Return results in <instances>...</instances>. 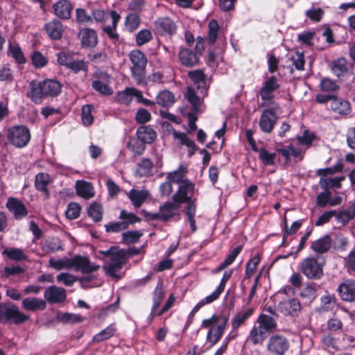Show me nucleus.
Here are the masks:
<instances>
[{"label": "nucleus", "mask_w": 355, "mask_h": 355, "mask_svg": "<svg viewBox=\"0 0 355 355\" xmlns=\"http://www.w3.org/2000/svg\"><path fill=\"white\" fill-rule=\"evenodd\" d=\"M119 218L125 223V228L127 229L130 225H133L138 223L141 219L137 217L135 214L128 213L125 210H122L120 213Z\"/></svg>", "instance_id": "5fc2aeb1"}, {"label": "nucleus", "mask_w": 355, "mask_h": 355, "mask_svg": "<svg viewBox=\"0 0 355 355\" xmlns=\"http://www.w3.org/2000/svg\"><path fill=\"white\" fill-rule=\"evenodd\" d=\"M3 254L6 255L10 259L18 261L28 259V257L24 253L23 250L17 248L5 249L3 251Z\"/></svg>", "instance_id": "c03bdc74"}, {"label": "nucleus", "mask_w": 355, "mask_h": 355, "mask_svg": "<svg viewBox=\"0 0 355 355\" xmlns=\"http://www.w3.org/2000/svg\"><path fill=\"white\" fill-rule=\"evenodd\" d=\"M332 241L329 235H325L311 243V249L317 254L328 252L331 248Z\"/></svg>", "instance_id": "b1692460"}, {"label": "nucleus", "mask_w": 355, "mask_h": 355, "mask_svg": "<svg viewBox=\"0 0 355 355\" xmlns=\"http://www.w3.org/2000/svg\"><path fill=\"white\" fill-rule=\"evenodd\" d=\"M343 180V177L321 178L320 180V185L324 190H327L333 187L340 188L341 182Z\"/></svg>", "instance_id": "37998d69"}, {"label": "nucleus", "mask_w": 355, "mask_h": 355, "mask_svg": "<svg viewBox=\"0 0 355 355\" xmlns=\"http://www.w3.org/2000/svg\"><path fill=\"white\" fill-rule=\"evenodd\" d=\"M80 209L78 203H69L65 211L66 217L70 220L77 218L80 216Z\"/></svg>", "instance_id": "bf43d9fd"}, {"label": "nucleus", "mask_w": 355, "mask_h": 355, "mask_svg": "<svg viewBox=\"0 0 355 355\" xmlns=\"http://www.w3.org/2000/svg\"><path fill=\"white\" fill-rule=\"evenodd\" d=\"M57 282L62 283L66 286H71L77 280L78 278L68 272H61L56 276Z\"/></svg>", "instance_id": "6e6d98bb"}, {"label": "nucleus", "mask_w": 355, "mask_h": 355, "mask_svg": "<svg viewBox=\"0 0 355 355\" xmlns=\"http://www.w3.org/2000/svg\"><path fill=\"white\" fill-rule=\"evenodd\" d=\"M124 263L125 259L122 252L116 251L112 254L108 264L104 266L103 268L112 277L119 279L120 276L117 275V272L121 270Z\"/></svg>", "instance_id": "9b49d317"}, {"label": "nucleus", "mask_w": 355, "mask_h": 355, "mask_svg": "<svg viewBox=\"0 0 355 355\" xmlns=\"http://www.w3.org/2000/svg\"><path fill=\"white\" fill-rule=\"evenodd\" d=\"M153 164L148 158H143L138 162L136 175L139 177H144L150 174Z\"/></svg>", "instance_id": "79ce46f5"}, {"label": "nucleus", "mask_w": 355, "mask_h": 355, "mask_svg": "<svg viewBox=\"0 0 355 355\" xmlns=\"http://www.w3.org/2000/svg\"><path fill=\"white\" fill-rule=\"evenodd\" d=\"M6 207L13 214L16 220H21L28 214L27 209L25 205L20 200L15 198H8Z\"/></svg>", "instance_id": "4468645a"}, {"label": "nucleus", "mask_w": 355, "mask_h": 355, "mask_svg": "<svg viewBox=\"0 0 355 355\" xmlns=\"http://www.w3.org/2000/svg\"><path fill=\"white\" fill-rule=\"evenodd\" d=\"M31 60L36 68H42L47 64V59L39 51L33 53Z\"/></svg>", "instance_id": "69168bd1"}, {"label": "nucleus", "mask_w": 355, "mask_h": 355, "mask_svg": "<svg viewBox=\"0 0 355 355\" xmlns=\"http://www.w3.org/2000/svg\"><path fill=\"white\" fill-rule=\"evenodd\" d=\"M152 39V33L148 29L140 31L136 35V42L139 46L143 45Z\"/></svg>", "instance_id": "774afa93"}, {"label": "nucleus", "mask_w": 355, "mask_h": 355, "mask_svg": "<svg viewBox=\"0 0 355 355\" xmlns=\"http://www.w3.org/2000/svg\"><path fill=\"white\" fill-rule=\"evenodd\" d=\"M228 317L219 314L213 315L210 318L202 320V327L207 328V342L211 345L216 344L222 338L228 322Z\"/></svg>", "instance_id": "20e7f679"}, {"label": "nucleus", "mask_w": 355, "mask_h": 355, "mask_svg": "<svg viewBox=\"0 0 355 355\" xmlns=\"http://www.w3.org/2000/svg\"><path fill=\"white\" fill-rule=\"evenodd\" d=\"M151 119L150 113L144 108H139L135 114V120L138 123L144 124Z\"/></svg>", "instance_id": "338daca9"}, {"label": "nucleus", "mask_w": 355, "mask_h": 355, "mask_svg": "<svg viewBox=\"0 0 355 355\" xmlns=\"http://www.w3.org/2000/svg\"><path fill=\"white\" fill-rule=\"evenodd\" d=\"M194 191L195 184L191 181H186L179 185L177 191L173 196V200L180 205L192 201L191 196Z\"/></svg>", "instance_id": "9d476101"}, {"label": "nucleus", "mask_w": 355, "mask_h": 355, "mask_svg": "<svg viewBox=\"0 0 355 355\" xmlns=\"http://www.w3.org/2000/svg\"><path fill=\"white\" fill-rule=\"evenodd\" d=\"M81 43L83 46L87 47L94 46L98 42V38L96 32L92 29H83L79 33Z\"/></svg>", "instance_id": "2f4dec72"}, {"label": "nucleus", "mask_w": 355, "mask_h": 355, "mask_svg": "<svg viewBox=\"0 0 355 355\" xmlns=\"http://www.w3.org/2000/svg\"><path fill=\"white\" fill-rule=\"evenodd\" d=\"M277 106L272 109H266L263 112L259 120V126L261 130L266 133H270L277 123V116L275 110Z\"/></svg>", "instance_id": "f8f14e48"}, {"label": "nucleus", "mask_w": 355, "mask_h": 355, "mask_svg": "<svg viewBox=\"0 0 355 355\" xmlns=\"http://www.w3.org/2000/svg\"><path fill=\"white\" fill-rule=\"evenodd\" d=\"M164 297L163 291V283L159 282L153 293V304L151 309L150 315L153 317L157 315V308L160 305L162 300Z\"/></svg>", "instance_id": "f704fd0d"}, {"label": "nucleus", "mask_w": 355, "mask_h": 355, "mask_svg": "<svg viewBox=\"0 0 355 355\" xmlns=\"http://www.w3.org/2000/svg\"><path fill=\"white\" fill-rule=\"evenodd\" d=\"M279 310L284 314H294L301 310V304L297 299L292 298L282 301L278 305Z\"/></svg>", "instance_id": "393cba45"}, {"label": "nucleus", "mask_w": 355, "mask_h": 355, "mask_svg": "<svg viewBox=\"0 0 355 355\" xmlns=\"http://www.w3.org/2000/svg\"><path fill=\"white\" fill-rule=\"evenodd\" d=\"M49 265L57 270L73 268L76 271H81L83 273L92 272L100 268L98 265L90 262L87 257L79 255L73 258L64 257L60 259L51 258L49 260Z\"/></svg>", "instance_id": "f03ea898"}, {"label": "nucleus", "mask_w": 355, "mask_h": 355, "mask_svg": "<svg viewBox=\"0 0 355 355\" xmlns=\"http://www.w3.org/2000/svg\"><path fill=\"white\" fill-rule=\"evenodd\" d=\"M136 92H138V89L127 87L123 91L117 93L115 97L116 101L120 104L128 105L132 102L133 97L137 98Z\"/></svg>", "instance_id": "7c9ffc66"}, {"label": "nucleus", "mask_w": 355, "mask_h": 355, "mask_svg": "<svg viewBox=\"0 0 355 355\" xmlns=\"http://www.w3.org/2000/svg\"><path fill=\"white\" fill-rule=\"evenodd\" d=\"M173 135L175 139H178L180 141L182 145L186 146L188 148V155L189 157L192 156L195 153L197 150V146L194 141L190 139L185 134L173 131Z\"/></svg>", "instance_id": "4c0bfd02"}, {"label": "nucleus", "mask_w": 355, "mask_h": 355, "mask_svg": "<svg viewBox=\"0 0 355 355\" xmlns=\"http://www.w3.org/2000/svg\"><path fill=\"white\" fill-rule=\"evenodd\" d=\"M288 347V340L284 336L279 335L270 336L267 343L268 351L275 355H284Z\"/></svg>", "instance_id": "1a4fd4ad"}, {"label": "nucleus", "mask_w": 355, "mask_h": 355, "mask_svg": "<svg viewBox=\"0 0 355 355\" xmlns=\"http://www.w3.org/2000/svg\"><path fill=\"white\" fill-rule=\"evenodd\" d=\"M92 86L94 90L103 95H111L113 93V90L108 83L92 82Z\"/></svg>", "instance_id": "052dcab7"}, {"label": "nucleus", "mask_w": 355, "mask_h": 355, "mask_svg": "<svg viewBox=\"0 0 355 355\" xmlns=\"http://www.w3.org/2000/svg\"><path fill=\"white\" fill-rule=\"evenodd\" d=\"M254 308H248L238 312L232 320V331H237L238 329L245 324L254 313Z\"/></svg>", "instance_id": "bb28decb"}, {"label": "nucleus", "mask_w": 355, "mask_h": 355, "mask_svg": "<svg viewBox=\"0 0 355 355\" xmlns=\"http://www.w3.org/2000/svg\"><path fill=\"white\" fill-rule=\"evenodd\" d=\"M279 87V85L277 83L276 78L275 76L270 77L264 83L263 86L259 91L261 99L263 101L272 99L274 96L273 92L277 89Z\"/></svg>", "instance_id": "aec40b11"}, {"label": "nucleus", "mask_w": 355, "mask_h": 355, "mask_svg": "<svg viewBox=\"0 0 355 355\" xmlns=\"http://www.w3.org/2000/svg\"><path fill=\"white\" fill-rule=\"evenodd\" d=\"M53 9L58 17L67 19L71 17L72 6L67 0H60L53 5Z\"/></svg>", "instance_id": "cd10ccee"}, {"label": "nucleus", "mask_w": 355, "mask_h": 355, "mask_svg": "<svg viewBox=\"0 0 355 355\" xmlns=\"http://www.w3.org/2000/svg\"><path fill=\"white\" fill-rule=\"evenodd\" d=\"M259 261L260 259L259 256H254L247 262L245 266V275L247 277L249 278L254 275V271L259 263Z\"/></svg>", "instance_id": "0e129e2a"}, {"label": "nucleus", "mask_w": 355, "mask_h": 355, "mask_svg": "<svg viewBox=\"0 0 355 355\" xmlns=\"http://www.w3.org/2000/svg\"><path fill=\"white\" fill-rule=\"evenodd\" d=\"M156 103L162 107H169L175 103V96L170 91L164 90L157 94Z\"/></svg>", "instance_id": "58836bf2"}, {"label": "nucleus", "mask_w": 355, "mask_h": 355, "mask_svg": "<svg viewBox=\"0 0 355 355\" xmlns=\"http://www.w3.org/2000/svg\"><path fill=\"white\" fill-rule=\"evenodd\" d=\"M22 308L27 311H36L44 310L46 304L44 300L37 297H26L21 302Z\"/></svg>", "instance_id": "4be33fe9"}, {"label": "nucleus", "mask_w": 355, "mask_h": 355, "mask_svg": "<svg viewBox=\"0 0 355 355\" xmlns=\"http://www.w3.org/2000/svg\"><path fill=\"white\" fill-rule=\"evenodd\" d=\"M198 92L200 94V96L197 95L196 92L194 89L191 87H188L186 98L187 101L192 105V111L194 112H200V105H201L202 101L201 98H204L200 92L198 91Z\"/></svg>", "instance_id": "e433bc0d"}, {"label": "nucleus", "mask_w": 355, "mask_h": 355, "mask_svg": "<svg viewBox=\"0 0 355 355\" xmlns=\"http://www.w3.org/2000/svg\"><path fill=\"white\" fill-rule=\"evenodd\" d=\"M127 196L131 201L132 205L135 208H139L148 198L150 193L148 191L145 189L137 190L132 189L128 193H127Z\"/></svg>", "instance_id": "5701e85b"}, {"label": "nucleus", "mask_w": 355, "mask_h": 355, "mask_svg": "<svg viewBox=\"0 0 355 355\" xmlns=\"http://www.w3.org/2000/svg\"><path fill=\"white\" fill-rule=\"evenodd\" d=\"M259 157L265 165H272L276 158L275 153H270L264 148L259 149Z\"/></svg>", "instance_id": "4d7b16f0"}, {"label": "nucleus", "mask_w": 355, "mask_h": 355, "mask_svg": "<svg viewBox=\"0 0 355 355\" xmlns=\"http://www.w3.org/2000/svg\"><path fill=\"white\" fill-rule=\"evenodd\" d=\"M127 147L133 153L134 156L142 155L146 149L145 144L140 141L138 139L134 138L129 140Z\"/></svg>", "instance_id": "a18cd8bd"}, {"label": "nucleus", "mask_w": 355, "mask_h": 355, "mask_svg": "<svg viewBox=\"0 0 355 355\" xmlns=\"http://www.w3.org/2000/svg\"><path fill=\"white\" fill-rule=\"evenodd\" d=\"M299 270L307 278L318 279L323 275V266L314 257H307L300 263Z\"/></svg>", "instance_id": "0eeeda50"}, {"label": "nucleus", "mask_w": 355, "mask_h": 355, "mask_svg": "<svg viewBox=\"0 0 355 355\" xmlns=\"http://www.w3.org/2000/svg\"><path fill=\"white\" fill-rule=\"evenodd\" d=\"M155 29L162 35H173L176 31V26L170 18L162 17L156 20Z\"/></svg>", "instance_id": "2eb2a0df"}, {"label": "nucleus", "mask_w": 355, "mask_h": 355, "mask_svg": "<svg viewBox=\"0 0 355 355\" xmlns=\"http://www.w3.org/2000/svg\"><path fill=\"white\" fill-rule=\"evenodd\" d=\"M330 67L336 76L340 77L347 72L348 62L345 58H339L331 62Z\"/></svg>", "instance_id": "c9c22d12"}, {"label": "nucleus", "mask_w": 355, "mask_h": 355, "mask_svg": "<svg viewBox=\"0 0 355 355\" xmlns=\"http://www.w3.org/2000/svg\"><path fill=\"white\" fill-rule=\"evenodd\" d=\"M57 318L59 321L67 324H75L83 321L82 316L69 313H58Z\"/></svg>", "instance_id": "de8ad7c7"}, {"label": "nucleus", "mask_w": 355, "mask_h": 355, "mask_svg": "<svg viewBox=\"0 0 355 355\" xmlns=\"http://www.w3.org/2000/svg\"><path fill=\"white\" fill-rule=\"evenodd\" d=\"M139 24L140 19L137 14L131 13L126 17L125 25L129 32H132L138 28Z\"/></svg>", "instance_id": "603ef678"}, {"label": "nucleus", "mask_w": 355, "mask_h": 355, "mask_svg": "<svg viewBox=\"0 0 355 355\" xmlns=\"http://www.w3.org/2000/svg\"><path fill=\"white\" fill-rule=\"evenodd\" d=\"M29 89L28 96L35 103L40 104L46 97L58 96L61 92L62 86L53 79L43 81L34 80L30 83Z\"/></svg>", "instance_id": "f257e3e1"}, {"label": "nucleus", "mask_w": 355, "mask_h": 355, "mask_svg": "<svg viewBox=\"0 0 355 355\" xmlns=\"http://www.w3.org/2000/svg\"><path fill=\"white\" fill-rule=\"evenodd\" d=\"M46 252H55L58 250H62V243L58 239H52L44 245Z\"/></svg>", "instance_id": "e2e57ef3"}, {"label": "nucleus", "mask_w": 355, "mask_h": 355, "mask_svg": "<svg viewBox=\"0 0 355 355\" xmlns=\"http://www.w3.org/2000/svg\"><path fill=\"white\" fill-rule=\"evenodd\" d=\"M30 320V317L21 311L15 304L7 302L0 303V323L12 322L15 324H23Z\"/></svg>", "instance_id": "39448f33"}, {"label": "nucleus", "mask_w": 355, "mask_h": 355, "mask_svg": "<svg viewBox=\"0 0 355 355\" xmlns=\"http://www.w3.org/2000/svg\"><path fill=\"white\" fill-rule=\"evenodd\" d=\"M275 320L271 316L262 314L250 331L247 340L254 345H261L270 332L276 328Z\"/></svg>", "instance_id": "7ed1b4c3"}, {"label": "nucleus", "mask_w": 355, "mask_h": 355, "mask_svg": "<svg viewBox=\"0 0 355 355\" xmlns=\"http://www.w3.org/2000/svg\"><path fill=\"white\" fill-rule=\"evenodd\" d=\"M187 166L181 164L177 170L166 174V179L171 182L177 183L180 185L186 181H189L187 178Z\"/></svg>", "instance_id": "412c9836"}, {"label": "nucleus", "mask_w": 355, "mask_h": 355, "mask_svg": "<svg viewBox=\"0 0 355 355\" xmlns=\"http://www.w3.org/2000/svg\"><path fill=\"white\" fill-rule=\"evenodd\" d=\"M291 60L293 65L295 66L297 70H303L304 66V56L303 53L299 51L295 52L291 56Z\"/></svg>", "instance_id": "680f3d73"}, {"label": "nucleus", "mask_w": 355, "mask_h": 355, "mask_svg": "<svg viewBox=\"0 0 355 355\" xmlns=\"http://www.w3.org/2000/svg\"><path fill=\"white\" fill-rule=\"evenodd\" d=\"M180 208V204L176 202H168L160 207L159 212L154 216L162 220H166L175 215Z\"/></svg>", "instance_id": "dca6fc26"}, {"label": "nucleus", "mask_w": 355, "mask_h": 355, "mask_svg": "<svg viewBox=\"0 0 355 355\" xmlns=\"http://www.w3.org/2000/svg\"><path fill=\"white\" fill-rule=\"evenodd\" d=\"M76 189L78 196L86 199L94 197L95 194L92 184L84 180L76 181Z\"/></svg>", "instance_id": "c756f323"}, {"label": "nucleus", "mask_w": 355, "mask_h": 355, "mask_svg": "<svg viewBox=\"0 0 355 355\" xmlns=\"http://www.w3.org/2000/svg\"><path fill=\"white\" fill-rule=\"evenodd\" d=\"M186 203L188 204L186 209V215L190 223L192 232H195L197 229L195 222V216L196 211V205L195 204V200L186 202Z\"/></svg>", "instance_id": "09e8293b"}, {"label": "nucleus", "mask_w": 355, "mask_h": 355, "mask_svg": "<svg viewBox=\"0 0 355 355\" xmlns=\"http://www.w3.org/2000/svg\"><path fill=\"white\" fill-rule=\"evenodd\" d=\"M8 141L17 148L26 146L31 139L29 130L24 125H16L8 130Z\"/></svg>", "instance_id": "6e6552de"}, {"label": "nucleus", "mask_w": 355, "mask_h": 355, "mask_svg": "<svg viewBox=\"0 0 355 355\" xmlns=\"http://www.w3.org/2000/svg\"><path fill=\"white\" fill-rule=\"evenodd\" d=\"M179 59L182 64L187 67H194L199 63V56L187 48L180 49Z\"/></svg>", "instance_id": "6ab92c4d"}, {"label": "nucleus", "mask_w": 355, "mask_h": 355, "mask_svg": "<svg viewBox=\"0 0 355 355\" xmlns=\"http://www.w3.org/2000/svg\"><path fill=\"white\" fill-rule=\"evenodd\" d=\"M8 55L14 58L18 64H24L26 62L24 54L17 44L9 43Z\"/></svg>", "instance_id": "a19ab883"}, {"label": "nucleus", "mask_w": 355, "mask_h": 355, "mask_svg": "<svg viewBox=\"0 0 355 355\" xmlns=\"http://www.w3.org/2000/svg\"><path fill=\"white\" fill-rule=\"evenodd\" d=\"M87 212L88 215L94 220V221L98 222L101 220L103 217V208L100 204L93 202L89 207Z\"/></svg>", "instance_id": "8fccbe9b"}, {"label": "nucleus", "mask_w": 355, "mask_h": 355, "mask_svg": "<svg viewBox=\"0 0 355 355\" xmlns=\"http://www.w3.org/2000/svg\"><path fill=\"white\" fill-rule=\"evenodd\" d=\"M48 35L53 40H59L62 37L63 27L62 23L58 19H53L45 26Z\"/></svg>", "instance_id": "c85d7f7f"}, {"label": "nucleus", "mask_w": 355, "mask_h": 355, "mask_svg": "<svg viewBox=\"0 0 355 355\" xmlns=\"http://www.w3.org/2000/svg\"><path fill=\"white\" fill-rule=\"evenodd\" d=\"M131 61V74L134 80L137 85H145L147 64L146 55L139 50L132 51L130 53Z\"/></svg>", "instance_id": "423d86ee"}, {"label": "nucleus", "mask_w": 355, "mask_h": 355, "mask_svg": "<svg viewBox=\"0 0 355 355\" xmlns=\"http://www.w3.org/2000/svg\"><path fill=\"white\" fill-rule=\"evenodd\" d=\"M219 26L216 20L212 19L209 23V37L208 42L209 44H214L217 39Z\"/></svg>", "instance_id": "13d9d810"}, {"label": "nucleus", "mask_w": 355, "mask_h": 355, "mask_svg": "<svg viewBox=\"0 0 355 355\" xmlns=\"http://www.w3.org/2000/svg\"><path fill=\"white\" fill-rule=\"evenodd\" d=\"M137 139L144 144H150L153 142L156 137L157 133L150 126L142 125L137 128L136 132Z\"/></svg>", "instance_id": "a878e982"}, {"label": "nucleus", "mask_w": 355, "mask_h": 355, "mask_svg": "<svg viewBox=\"0 0 355 355\" xmlns=\"http://www.w3.org/2000/svg\"><path fill=\"white\" fill-rule=\"evenodd\" d=\"M110 17L112 19V26H105L103 30L111 39L117 40L119 35L116 33L115 30L120 19V15L116 11L112 10L110 13Z\"/></svg>", "instance_id": "ea45409f"}, {"label": "nucleus", "mask_w": 355, "mask_h": 355, "mask_svg": "<svg viewBox=\"0 0 355 355\" xmlns=\"http://www.w3.org/2000/svg\"><path fill=\"white\" fill-rule=\"evenodd\" d=\"M50 182L51 178L47 173H41L35 176V187L37 190L44 192L46 197H49V196L48 186Z\"/></svg>", "instance_id": "72a5a7b5"}, {"label": "nucleus", "mask_w": 355, "mask_h": 355, "mask_svg": "<svg viewBox=\"0 0 355 355\" xmlns=\"http://www.w3.org/2000/svg\"><path fill=\"white\" fill-rule=\"evenodd\" d=\"M355 215V205H353L349 209L340 211L336 213V219L338 223L343 225L347 224Z\"/></svg>", "instance_id": "49530a36"}, {"label": "nucleus", "mask_w": 355, "mask_h": 355, "mask_svg": "<svg viewBox=\"0 0 355 355\" xmlns=\"http://www.w3.org/2000/svg\"><path fill=\"white\" fill-rule=\"evenodd\" d=\"M340 297L345 301L355 300V281L346 280L338 288Z\"/></svg>", "instance_id": "f3484780"}, {"label": "nucleus", "mask_w": 355, "mask_h": 355, "mask_svg": "<svg viewBox=\"0 0 355 355\" xmlns=\"http://www.w3.org/2000/svg\"><path fill=\"white\" fill-rule=\"evenodd\" d=\"M116 331V329L114 325H110L105 329L102 330L100 333L96 334L93 340L97 343L107 340L112 337Z\"/></svg>", "instance_id": "864d4df0"}, {"label": "nucleus", "mask_w": 355, "mask_h": 355, "mask_svg": "<svg viewBox=\"0 0 355 355\" xmlns=\"http://www.w3.org/2000/svg\"><path fill=\"white\" fill-rule=\"evenodd\" d=\"M189 77L192 80L195 85H196V89L200 92L202 96L207 95V88L206 87L205 76L202 70L198 69L191 71L188 73Z\"/></svg>", "instance_id": "a211bd4d"}, {"label": "nucleus", "mask_w": 355, "mask_h": 355, "mask_svg": "<svg viewBox=\"0 0 355 355\" xmlns=\"http://www.w3.org/2000/svg\"><path fill=\"white\" fill-rule=\"evenodd\" d=\"M329 107L332 111L340 114H347L351 110L348 101L336 97L330 102Z\"/></svg>", "instance_id": "473e14b6"}, {"label": "nucleus", "mask_w": 355, "mask_h": 355, "mask_svg": "<svg viewBox=\"0 0 355 355\" xmlns=\"http://www.w3.org/2000/svg\"><path fill=\"white\" fill-rule=\"evenodd\" d=\"M67 297L64 288L56 286H51L46 288L44 297L51 304H58L65 300Z\"/></svg>", "instance_id": "ddd939ff"}, {"label": "nucleus", "mask_w": 355, "mask_h": 355, "mask_svg": "<svg viewBox=\"0 0 355 355\" xmlns=\"http://www.w3.org/2000/svg\"><path fill=\"white\" fill-rule=\"evenodd\" d=\"M89 62L83 60H75L72 59L69 66L68 67L71 71L75 73H78L80 71L87 72L88 70Z\"/></svg>", "instance_id": "3c124183"}]
</instances>
